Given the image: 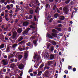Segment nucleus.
I'll return each instance as SVG.
<instances>
[{"mask_svg": "<svg viewBox=\"0 0 78 78\" xmlns=\"http://www.w3.org/2000/svg\"><path fill=\"white\" fill-rule=\"evenodd\" d=\"M17 45H18V44H14L12 45V48H16V47H17Z\"/></svg>", "mask_w": 78, "mask_h": 78, "instance_id": "19", "label": "nucleus"}, {"mask_svg": "<svg viewBox=\"0 0 78 78\" xmlns=\"http://www.w3.org/2000/svg\"><path fill=\"white\" fill-rule=\"evenodd\" d=\"M73 72H75V71H76V68H73Z\"/></svg>", "mask_w": 78, "mask_h": 78, "instance_id": "54", "label": "nucleus"}, {"mask_svg": "<svg viewBox=\"0 0 78 78\" xmlns=\"http://www.w3.org/2000/svg\"><path fill=\"white\" fill-rule=\"evenodd\" d=\"M23 65L22 64H20L19 65V68L20 69H23Z\"/></svg>", "mask_w": 78, "mask_h": 78, "instance_id": "12", "label": "nucleus"}, {"mask_svg": "<svg viewBox=\"0 0 78 78\" xmlns=\"http://www.w3.org/2000/svg\"><path fill=\"white\" fill-rule=\"evenodd\" d=\"M4 15H5V12H2L1 14V16H4Z\"/></svg>", "mask_w": 78, "mask_h": 78, "instance_id": "39", "label": "nucleus"}, {"mask_svg": "<svg viewBox=\"0 0 78 78\" xmlns=\"http://www.w3.org/2000/svg\"><path fill=\"white\" fill-rule=\"evenodd\" d=\"M43 76L44 77H48L49 76V73H48V72H45Z\"/></svg>", "mask_w": 78, "mask_h": 78, "instance_id": "9", "label": "nucleus"}, {"mask_svg": "<svg viewBox=\"0 0 78 78\" xmlns=\"http://www.w3.org/2000/svg\"><path fill=\"white\" fill-rule=\"evenodd\" d=\"M2 63L4 66H6L7 64H8L7 63V61L6 60L4 59L2 61Z\"/></svg>", "mask_w": 78, "mask_h": 78, "instance_id": "10", "label": "nucleus"}, {"mask_svg": "<svg viewBox=\"0 0 78 78\" xmlns=\"http://www.w3.org/2000/svg\"><path fill=\"white\" fill-rule=\"evenodd\" d=\"M8 58V56H7L6 55H5L4 56V58H5V59H6L7 58Z\"/></svg>", "mask_w": 78, "mask_h": 78, "instance_id": "63", "label": "nucleus"}, {"mask_svg": "<svg viewBox=\"0 0 78 78\" xmlns=\"http://www.w3.org/2000/svg\"><path fill=\"white\" fill-rule=\"evenodd\" d=\"M54 47L52 46L51 48V50L52 51H53V50H54Z\"/></svg>", "mask_w": 78, "mask_h": 78, "instance_id": "37", "label": "nucleus"}, {"mask_svg": "<svg viewBox=\"0 0 78 78\" xmlns=\"http://www.w3.org/2000/svg\"><path fill=\"white\" fill-rule=\"evenodd\" d=\"M11 48V46H9L7 48L6 51L7 52H9V50H10V48Z\"/></svg>", "mask_w": 78, "mask_h": 78, "instance_id": "18", "label": "nucleus"}, {"mask_svg": "<svg viewBox=\"0 0 78 78\" xmlns=\"http://www.w3.org/2000/svg\"><path fill=\"white\" fill-rule=\"evenodd\" d=\"M29 53V52L27 51H26L25 52L24 58L23 59V61H26V60H27V59L28 58V53Z\"/></svg>", "mask_w": 78, "mask_h": 78, "instance_id": "3", "label": "nucleus"}, {"mask_svg": "<svg viewBox=\"0 0 78 78\" xmlns=\"http://www.w3.org/2000/svg\"><path fill=\"white\" fill-rule=\"evenodd\" d=\"M8 14L7 13H6L5 14V15L4 16V17L5 18H7V17H8Z\"/></svg>", "mask_w": 78, "mask_h": 78, "instance_id": "36", "label": "nucleus"}, {"mask_svg": "<svg viewBox=\"0 0 78 78\" xmlns=\"http://www.w3.org/2000/svg\"><path fill=\"white\" fill-rule=\"evenodd\" d=\"M30 28H33V29H35V26L33 25H30Z\"/></svg>", "mask_w": 78, "mask_h": 78, "instance_id": "32", "label": "nucleus"}, {"mask_svg": "<svg viewBox=\"0 0 78 78\" xmlns=\"http://www.w3.org/2000/svg\"><path fill=\"white\" fill-rule=\"evenodd\" d=\"M54 62V61H48V65L49 66H50L51 64H53Z\"/></svg>", "mask_w": 78, "mask_h": 78, "instance_id": "13", "label": "nucleus"}, {"mask_svg": "<svg viewBox=\"0 0 78 78\" xmlns=\"http://www.w3.org/2000/svg\"><path fill=\"white\" fill-rule=\"evenodd\" d=\"M48 7V8H50V5L48 4H47L46 5V8H47Z\"/></svg>", "mask_w": 78, "mask_h": 78, "instance_id": "38", "label": "nucleus"}, {"mask_svg": "<svg viewBox=\"0 0 78 78\" xmlns=\"http://www.w3.org/2000/svg\"><path fill=\"white\" fill-rule=\"evenodd\" d=\"M64 72H65V73H66V74H67V73H68V71H65Z\"/></svg>", "mask_w": 78, "mask_h": 78, "instance_id": "61", "label": "nucleus"}, {"mask_svg": "<svg viewBox=\"0 0 78 78\" xmlns=\"http://www.w3.org/2000/svg\"><path fill=\"white\" fill-rule=\"evenodd\" d=\"M11 67L12 68H14V67H16V66L14 63H12L11 65Z\"/></svg>", "mask_w": 78, "mask_h": 78, "instance_id": "21", "label": "nucleus"}, {"mask_svg": "<svg viewBox=\"0 0 78 78\" xmlns=\"http://www.w3.org/2000/svg\"><path fill=\"white\" fill-rule=\"evenodd\" d=\"M40 59V56L39 55L38 57V58H37V62L35 64V65L34 66V67L36 68V69H37V68H38V67H39V64H40V63H39V62L38 63L37 62V61L39 60Z\"/></svg>", "mask_w": 78, "mask_h": 78, "instance_id": "2", "label": "nucleus"}, {"mask_svg": "<svg viewBox=\"0 0 78 78\" xmlns=\"http://www.w3.org/2000/svg\"><path fill=\"white\" fill-rule=\"evenodd\" d=\"M58 36H63V34L62 33H60L58 34Z\"/></svg>", "mask_w": 78, "mask_h": 78, "instance_id": "42", "label": "nucleus"}, {"mask_svg": "<svg viewBox=\"0 0 78 78\" xmlns=\"http://www.w3.org/2000/svg\"><path fill=\"white\" fill-rule=\"evenodd\" d=\"M58 16H59V15H58V13L55 14L54 16V17H55V19H57Z\"/></svg>", "mask_w": 78, "mask_h": 78, "instance_id": "23", "label": "nucleus"}, {"mask_svg": "<svg viewBox=\"0 0 78 78\" xmlns=\"http://www.w3.org/2000/svg\"><path fill=\"white\" fill-rule=\"evenodd\" d=\"M63 10L65 11V12L66 14H68L69 12V10L68 9V8L67 7H65L63 8Z\"/></svg>", "mask_w": 78, "mask_h": 78, "instance_id": "6", "label": "nucleus"}, {"mask_svg": "<svg viewBox=\"0 0 78 78\" xmlns=\"http://www.w3.org/2000/svg\"><path fill=\"white\" fill-rule=\"evenodd\" d=\"M22 31V28L18 29L17 30V32L18 33H21Z\"/></svg>", "mask_w": 78, "mask_h": 78, "instance_id": "15", "label": "nucleus"}, {"mask_svg": "<svg viewBox=\"0 0 78 78\" xmlns=\"http://www.w3.org/2000/svg\"><path fill=\"white\" fill-rule=\"evenodd\" d=\"M32 18V16L31 15H30L29 16L28 19H31Z\"/></svg>", "mask_w": 78, "mask_h": 78, "instance_id": "46", "label": "nucleus"}, {"mask_svg": "<svg viewBox=\"0 0 78 78\" xmlns=\"http://www.w3.org/2000/svg\"><path fill=\"white\" fill-rule=\"evenodd\" d=\"M32 72V69H30L28 71L29 73H30V72Z\"/></svg>", "mask_w": 78, "mask_h": 78, "instance_id": "60", "label": "nucleus"}, {"mask_svg": "<svg viewBox=\"0 0 78 78\" xmlns=\"http://www.w3.org/2000/svg\"><path fill=\"white\" fill-rule=\"evenodd\" d=\"M35 39V37L34 36H32L30 38V39L31 40V41H33V39Z\"/></svg>", "mask_w": 78, "mask_h": 78, "instance_id": "31", "label": "nucleus"}, {"mask_svg": "<svg viewBox=\"0 0 78 78\" xmlns=\"http://www.w3.org/2000/svg\"><path fill=\"white\" fill-rule=\"evenodd\" d=\"M60 20H64V16H61L60 17Z\"/></svg>", "mask_w": 78, "mask_h": 78, "instance_id": "24", "label": "nucleus"}, {"mask_svg": "<svg viewBox=\"0 0 78 78\" xmlns=\"http://www.w3.org/2000/svg\"><path fill=\"white\" fill-rule=\"evenodd\" d=\"M52 31L53 33H51V35L55 37H57V34L55 33H56V30L55 29H53L52 30Z\"/></svg>", "mask_w": 78, "mask_h": 78, "instance_id": "5", "label": "nucleus"}, {"mask_svg": "<svg viewBox=\"0 0 78 78\" xmlns=\"http://www.w3.org/2000/svg\"><path fill=\"white\" fill-rule=\"evenodd\" d=\"M57 22H58V23H61V21L59 20H58L57 21Z\"/></svg>", "mask_w": 78, "mask_h": 78, "instance_id": "52", "label": "nucleus"}, {"mask_svg": "<svg viewBox=\"0 0 78 78\" xmlns=\"http://www.w3.org/2000/svg\"><path fill=\"white\" fill-rule=\"evenodd\" d=\"M5 47V46L4 45V44H2L0 46V48H3Z\"/></svg>", "mask_w": 78, "mask_h": 78, "instance_id": "33", "label": "nucleus"}, {"mask_svg": "<svg viewBox=\"0 0 78 78\" xmlns=\"http://www.w3.org/2000/svg\"><path fill=\"white\" fill-rule=\"evenodd\" d=\"M23 56H22V55H19L18 56V59L19 60H20L22 58V57Z\"/></svg>", "mask_w": 78, "mask_h": 78, "instance_id": "16", "label": "nucleus"}, {"mask_svg": "<svg viewBox=\"0 0 78 78\" xmlns=\"http://www.w3.org/2000/svg\"><path fill=\"white\" fill-rule=\"evenodd\" d=\"M56 8V5H55L53 8V9H55Z\"/></svg>", "mask_w": 78, "mask_h": 78, "instance_id": "59", "label": "nucleus"}, {"mask_svg": "<svg viewBox=\"0 0 78 78\" xmlns=\"http://www.w3.org/2000/svg\"><path fill=\"white\" fill-rule=\"evenodd\" d=\"M50 70H51L50 71V72L51 73H52V72H53V69L52 68H51L50 69Z\"/></svg>", "mask_w": 78, "mask_h": 78, "instance_id": "47", "label": "nucleus"}, {"mask_svg": "<svg viewBox=\"0 0 78 78\" xmlns=\"http://www.w3.org/2000/svg\"><path fill=\"white\" fill-rule=\"evenodd\" d=\"M29 12L30 14H33V10H30V11Z\"/></svg>", "mask_w": 78, "mask_h": 78, "instance_id": "34", "label": "nucleus"}, {"mask_svg": "<svg viewBox=\"0 0 78 78\" xmlns=\"http://www.w3.org/2000/svg\"><path fill=\"white\" fill-rule=\"evenodd\" d=\"M22 39H23V37H20L18 39V41L20 42V41H22Z\"/></svg>", "mask_w": 78, "mask_h": 78, "instance_id": "29", "label": "nucleus"}, {"mask_svg": "<svg viewBox=\"0 0 78 78\" xmlns=\"http://www.w3.org/2000/svg\"><path fill=\"white\" fill-rule=\"evenodd\" d=\"M51 42L52 44V45H56V43L54 41H51Z\"/></svg>", "mask_w": 78, "mask_h": 78, "instance_id": "20", "label": "nucleus"}, {"mask_svg": "<svg viewBox=\"0 0 78 78\" xmlns=\"http://www.w3.org/2000/svg\"><path fill=\"white\" fill-rule=\"evenodd\" d=\"M51 17V16H50V15H49L48 16V17L47 18V19L48 20H49V19H50Z\"/></svg>", "mask_w": 78, "mask_h": 78, "instance_id": "41", "label": "nucleus"}, {"mask_svg": "<svg viewBox=\"0 0 78 78\" xmlns=\"http://www.w3.org/2000/svg\"><path fill=\"white\" fill-rule=\"evenodd\" d=\"M57 30H58V31H60L61 30V28H57Z\"/></svg>", "mask_w": 78, "mask_h": 78, "instance_id": "45", "label": "nucleus"}, {"mask_svg": "<svg viewBox=\"0 0 78 78\" xmlns=\"http://www.w3.org/2000/svg\"><path fill=\"white\" fill-rule=\"evenodd\" d=\"M47 69V70H48L49 69H50V66H45L44 67V70H45V69Z\"/></svg>", "mask_w": 78, "mask_h": 78, "instance_id": "27", "label": "nucleus"}, {"mask_svg": "<svg viewBox=\"0 0 78 78\" xmlns=\"http://www.w3.org/2000/svg\"><path fill=\"white\" fill-rule=\"evenodd\" d=\"M55 59V56L53 54L51 55L50 57L48 58L49 60H52V59Z\"/></svg>", "mask_w": 78, "mask_h": 78, "instance_id": "8", "label": "nucleus"}, {"mask_svg": "<svg viewBox=\"0 0 78 78\" xmlns=\"http://www.w3.org/2000/svg\"><path fill=\"white\" fill-rule=\"evenodd\" d=\"M68 31H71V27H69L68 29Z\"/></svg>", "mask_w": 78, "mask_h": 78, "instance_id": "44", "label": "nucleus"}, {"mask_svg": "<svg viewBox=\"0 0 78 78\" xmlns=\"http://www.w3.org/2000/svg\"><path fill=\"white\" fill-rule=\"evenodd\" d=\"M1 3H3L5 2V0H1L0 1Z\"/></svg>", "mask_w": 78, "mask_h": 78, "instance_id": "40", "label": "nucleus"}, {"mask_svg": "<svg viewBox=\"0 0 78 78\" xmlns=\"http://www.w3.org/2000/svg\"><path fill=\"white\" fill-rule=\"evenodd\" d=\"M44 63H42L41 65L40 66V69H42L43 67H44Z\"/></svg>", "mask_w": 78, "mask_h": 78, "instance_id": "28", "label": "nucleus"}, {"mask_svg": "<svg viewBox=\"0 0 78 78\" xmlns=\"http://www.w3.org/2000/svg\"><path fill=\"white\" fill-rule=\"evenodd\" d=\"M5 12L6 13H8L9 12L8 11V10H5Z\"/></svg>", "mask_w": 78, "mask_h": 78, "instance_id": "51", "label": "nucleus"}, {"mask_svg": "<svg viewBox=\"0 0 78 78\" xmlns=\"http://www.w3.org/2000/svg\"><path fill=\"white\" fill-rule=\"evenodd\" d=\"M33 43L34 44L35 47L37 46V41L36 40H34L33 41Z\"/></svg>", "mask_w": 78, "mask_h": 78, "instance_id": "17", "label": "nucleus"}, {"mask_svg": "<svg viewBox=\"0 0 78 78\" xmlns=\"http://www.w3.org/2000/svg\"><path fill=\"white\" fill-rule=\"evenodd\" d=\"M49 56H50V55L47 52H46L44 53V57L46 58H48V59Z\"/></svg>", "mask_w": 78, "mask_h": 78, "instance_id": "7", "label": "nucleus"}, {"mask_svg": "<svg viewBox=\"0 0 78 78\" xmlns=\"http://www.w3.org/2000/svg\"><path fill=\"white\" fill-rule=\"evenodd\" d=\"M38 11V9H36V10H35V12L36 13H37V12Z\"/></svg>", "mask_w": 78, "mask_h": 78, "instance_id": "58", "label": "nucleus"}, {"mask_svg": "<svg viewBox=\"0 0 78 78\" xmlns=\"http://www.w3.org/2000/svg\"><path fill=\"white\" fill-rule=\"evenodd\" d=\"M18 49H19V51H22V48H20V46H19V47L18 48Z\"/></svg>", "mask_w": 78, "mask_h": 78, "instance_id": "48", "label": "nucleus"}, {"mask_svg": "<svg viewBox=\"0 0 78 78\" xmlns=\"http://www.w3.org/2000/svg\"><path fill=\"white\" fill-rule=\"evenodd\" d=\"M19 8H16V9L15 10V12H17V11H19Z\"/></svg>", "mask_w": 78, "mask_h": 78, "instance_id": "43", "label": "nucleus"}, {"mask_svg": "<svg viewBox=\"0 0 78 78\" xmlns=\"http://www.w3.org/2000/svg\"><path fill=\"white\" fill-rule=\"evenodd\" d=\"M1 27L2 29H3V28H4V25H2Z\"/></svg>", "mask_w": 78, "mask_h": 78, "instance_id": "64", "label": "nucleus"}, {"mask_svg": "<svg viewBox=\"0 0 78 78\" xmlns=\"http://www.w3.org/2000/svg\"><path fill=\"white\" fill-rule=\"evenodd\" d=\"M41 74H42V71L39 72L38 73V74L37 75V76H41Z\"/></svg>", "mask_w": 78, "mask_h": 78, "instance_id": "25", "label": "nucleus"}, {"mask_svg": "<svg viewBox=\"0 0 78 78\" xmlns=\"http://www.w3.org/2000/svg\"><path fill=\"white\" fill-rule=\"evenodd\" d=\"M5 19L7 21H8V20H9V19L8 18H5Z\"/></svg>", "mask_w": 78, "mask_h": 78, "instance_id": "62", "label": "nucleus"}, {"mask_svg": "<svg viewBox=\"0 0 78 78\" xmlns=\"http://www.w3.org/2000/svg\"><path fill=\"white\" fill-rule=\"evenodd\" d=\"M14 58L11 59L10 61H11V62H13L14 61Z\"/></svg>", "mask_w": 78, "mask_h": 78, "instance_id": "53", "label": "nucleus"}, {"mask_svg": "<svg viewBox=\"0 0 78 78\" xmlns=\"http://www.w3.org/2000/svg\"><path fill=\"white\" fill-rule=\"evenodd\" d=\"M62 27V26L61 24H59L58 25V27Z\"/></svg>", "mask_w": 78, "mask_h": 78, "instance_id": "49", "label": "nucleus"}, {"mask_svg": "<svg viewBox=\"0 0 78 78\" xmlns=\"http://www.w3.org/2000/svg\"><path fill=\"white\" fill-rule=\"evenodd\" d=\"M6 7H4L2 8V10H5V9H6Z\"/></svg>", "mask_w": 78, "mask_h": 78, "instance_id": "50", "label": "nucleus"}, {"mask_svg": "<svg viewBox=\"0 0 78 78\" xmlns=\"http://www.w3.org/2000/svg\"><path fill=\"white\" fill-rule=\"evenodd\" d=\"M25 43V41H23L20 42L19 44L21 45H23V44H24Z\"/></svg>", "mask_w": 78, "mask_h": 78, "instance_id": "22", "label": "nucleus"}, {"mask_svg": "<svg viewBox=\"0 0 78 78\" xmlns=\"http://www.w3.org/2000/svg\"><path fill=\"white\" fill-rule=\"evenodd\" d=\"M31 30V29L30 28H28L26 29L23 32V34H25L28 33V32L29 30Z\"/></svg>", "mask_w": 78, "mask_h": 78, "instance_id": "11", "label": "nucleus"}, {"mask_svg": "<svg viewBox=\"0 0 78 78\" xmlns=\"http://www.w3.org/2000/svg\"><path fill=\"white\" fill-rule=\"evenodd\" d=\"M48 37H49V38H50V39H52V38H53V37L52 36H51L49 34H48Z\"/></svg>", "mask_w": 78, "mask_h": 78, "instance_id": "30", "label": "nucleus"}, {"mask_svg": "<svg viewBox=\"0 0 78 78\" xmlns=\"http://www.w3.org/2000/svg\"><path fill=\"white\" fill-rule=\"evenodd\" d=\"M70 1V0H68L65 2V3H66V4H68V3H69Z\"/></svg>", "mask_w": 78, "mask_h": 78, "instance_id": "35", "label": "nucleus"}, {"mask_svg": "<svg viewBox=\"0 0 78 78\" xmlns=\"http://www.w3.org/2000/svg\"><path fill=\"white\" fill-rule=\"evenodd\" d=\"M6 8L9 10V9H10L11 8V7H10V5H7V6H6Z\"/></svg>", "mask_w": 78, "mask_h": 78, "instance_id": "26", "label": "nucleus"}, {"mask_svg": "<svg viewBox=\"0 0 78 78\" xmlns=\"http://www.w3.org/2000/svg\"><path fill=\"white\" fill-rule=\"evenodd\" d=\"M52 21H53V19L51 18L49 20V22H52Z\"/></svg>", "mask_w": 78, "mask_h": 78, "instance_id": "56", "label": "nucleus"}, {"mask_svg": "<svg viewBox=\"0 0 78 78\" xmlns=\"http://www.w3.org/2000/svg\"><path fill=\"white\" fill-rule=\"evenodd\" d=\"M17 38V32L15 31L13 32V35L9 38V39H10L12 42L14 43L16 42L15 40H16ZM12 39H13L12 40Z\"/></svg>", "mask_w": 78, "mask_h": 78, "instance_id": "1", "label": "nucleus"}, {"mask_svg": "<svg viewBox=\"0 0 78 78\" xmlns=\"http://www.w3.org/2000/svg\"><path fill=\"white\" fill-rule=\"evenodd\" d=\"M27 45H28V46H30V45H31V43L30 42H29L27 44Z\"/></svg>", "mask_w": 78, "mask_h": 78, "instance_id": "55", "label": "nucleus"}, {"mask_svg": "<svg viewBox=\"0 0 78 78\" xmlns=\"http://www.w3.org/2000/svg\"><path fill=\"white\" fill-rule=\"evenodd\" d=\"M10 53L11 54L9 55L8 57L9 59L11 58H13V57H14V55H16V51H12Z\"/></svg>", "mask_w": 78, "mask_h": 78, "instance_id": "4", "label": "nucleus"}, {"mask_svg": "<svg viewBox=\"0 0 78 78\" xmlns=\"http://www.w3.org/2000/svg\"><path fill=\"white\" fill-rule=\"evenodd\" d=\"M29 23L27 21H25L23 23V26H27L29 24Z\"/></svg>", "mask_w": 78, "mask_h": 78, "instance_id": "14", "label": "nucleus"}, {"mask_svg": "<svg viewBox=\"0 0 78 78\" xmlns=\"http://www.w3.org/2000/svg\"><path fill=\"white\" fill-rule=\"evenodd\" d=\"M9 16H11V17H12V16H13L11 14H9Z\"/></svg>", "mask_w": 78, "mask_h": 78, "instance_id": "57", "label": "nucleus"}]
</instances>
